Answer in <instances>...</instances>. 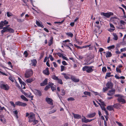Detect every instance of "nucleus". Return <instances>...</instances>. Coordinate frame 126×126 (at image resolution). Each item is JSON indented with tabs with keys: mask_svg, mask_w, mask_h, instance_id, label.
Instances as JSON below:
<instances>
[{
	"mask_svg": "<svg viewBox=\"0 0 126 126\" xmlns=\"http://www.w3.org/2000/svg\"><path fill=\"white\" fill-rule=\"evenodd\" d=\"M106 86L108 89H112V88L113 85L111 82H108L106 84Z\"/></svg>",
	"mask_w": 126,
	"mask_h": 126,
	"instance_id": "nucleus-16",
	"label": "nucleus"
},
{
	"mask_svg": "<svg viewBox=\"0 0 126 126\" xmlns=\"http://www.w3.org/2000/svg\"><path fill=\"white\" fill-rule=\"evenodd\" d=\"M33 78H29L26 80V81L28 83H31L34 80Z\"/></svg>",
	"mask_w": 126,
	"mask_h": 126,
	"instance_id": "nucleus-30",
	"label": "nucleus"
},
{
	"mask_svg": "<svg viewBox=\"0 0 126 126\" xmlns=\"http://www.w3.org/2000/svg\"><path fill=\"white\" fill-rule=\"evenodd\" d=\"M63 75H64V77L66 79H70V78L68 76H70V75H66L65 74H63Z\"/></svg>",
	"mask_w": 126,
	"mask_h": 126,
	"instance_id": "nucleus-35",
	"label": "nucleus"
},
{
	"mask_svg": "<svg viewBox=\"0 0 126 126\" xmlns=\"http://www.w3.org/2000/svg\"><path fill=\"white\" fill-rule=\"evenodd\" d=\"M116 71L118 72H119V73H121V70L118 68L117 67H116Z\"/></svg>",
	"mask_w": 126,
	"mask_h": 126,
	"instance_id": "nucleus-52",
	"label": "nucleus"
},
{
	"mask_svg": "<svg viewBox=\"0 0 126 126\" xmlns=\"http://www.w3.org/2000/svg\"><path fill=\"white\" fill-rule=\"evenodd\" d=\"M1 24H8V21H7L6 20H5L4 21H1Z\"/></svg>",
	"mask_w": 126,
	"mask_h": 126,
	"instance_id": "nucleus-54",
	"label": "nucleus"
},
{
	"mask_svg": "<svg viewBox=\"0 0 126 126\" xmlns=\"http://www.w3.org/2000/svg\"><path fill=\"white\" fill-rule=\"evenodd\" d=\"M53 63L55 67H56L57 66V65L56 62H53Z\"/></svg>",
	"mask_w": 126,
	"mask_h": 126,
	"instance_id": "nucleus-64",
	"label": "nucleus"
},
{
	"mask_svg": "<svg viewBox=\"0 0 126 126\" xmlns=\"http://www.w3.org/2000/svg\"><path fill=\"white\" fill-rule=\"evenodd\" d=\"M52 78L53 79L57 81V82L61 84H62L63 82L62 80L61 79H59L58 77L56 76L55 75L53 76L52 77Z\"/></svg>",
	"mask_w": 126,
	"mask_h": 126,
	"instance_id": "nucleus-13",
	"label": "nucleus"
},
{
	"mask_svg": "<svg viewBox=\"0 0 126 126\" xmlns=\"http://www.w3.org/2000/svg\"><path fill=\"white\" fill-rule=\"evenodd\" d=\"M101 15L106 18H109L111 16L113 15V13L111 12L104 13L102 12L101 13Z\"/></svg>",
	"mask_w": 126,
	"mask_h": 126,
	"instance_id": "nucleus-9",
	"label": "nucleus"
},
{
	"mask_svg": "<svg viewBox=\"0 0 126 126\" xmlns=\"http://www.w3.org/2000/svg\"><path fill=\"white\" fill-rule=\"evenodd\" d=\"M44 53V52H42L40 54V56L39 58L40 59H41L43 57Z\"/></svg>",
	"mask_w": 126,
	"mask_h": 126,
	"instance_id": "nucleus-46",
	"label": "nucleus"
},
{
	"mask_svg": "<svg viewBox=\"0 0 126 126\" xmlns=\"http://www.w3.org/2000/svg\"><path fill=\"white\" fill-rule=\"evenodd\" d=\"M120 51L121 52L126 51V47H124L123 48L121 49Z\"/></svg>",
	"mask_w": 126,
	"mask_h": 126,
	"instance_id": "nucleus-56",
	"label": "nucleus"
},
{
	"mask_svg": "<svg viewBox=\"0 0 126 126\" xmlns=\"http://www.w3.org/2000/svg\"><path fill=\"white\" fill-rule=\"evenodd\" d=\"M96 115V113L95 112H93L88 114L87 115V117L88 118H91L94 116Z\"/></svg>",
	"mask_w": 126,
	"mask_h": 126,
	"instance_id": "nucleus-21",
	"label": "nucleus"
},
{
	"mask_svg": "<svg viewBox=\"0 0 126 126\" xmlns=\"http://www.w3.org/2000/svg\"><path fill=\"white\" fill-rule=\"evenodd\" d=\"M34 94L36 96H41L42 95V94L41 91L36 89H34L33 91Z\"/></svg>",
	"mask_w": 126,
	"mask_h": 126,
	"instance_id": "nucleus-11",
	"label": "nucleus"
},
{
	"mask_svg": "<svg viewBox=\"0 0 126 126\" xmlns=\"http://www.w3.org/2000/svg\"><path fill=\"white\" fill-rule=\"evenodd\" d=\"M102 71L104 73H105L106 72L107 69L106 67H104L102 68Z\"/></svg>",
	"mask_w": 126,
	"mask_h": 126,
	"instance_id": "nucleus-43",
	"label": "nucleus"
},
{
	"mask_svg": "<svg viewBox=\"0 0 126 126\" xmlns=\"http://www.w3.org/2000/svg\"><path fill=\"white\" fill-rule=\"evenodd\" d=\"M114 47L115 46L113 45H112L108 47L107 48L108 49H113Z\"/></svg>",
	"mask_w": 126,
	"mask_h": 126,
	"instance_id": "nucleus-41",
	"label": "nucleus"
},
{
	"mask_svg": "<svg viewBox=\"0 0 126 126\" xmlns=\"http://www.w3.org/2000/svg\"><path fill=\"white\" fill-rule=\"evenodd\" d=\"M15 103L16 106L23 107H26L27 105L26 103H24L20 101H16V102Z\"/></svg>",
	"mask_w": 126,
	"mask_h": 126,
	"instance_id": "nucleus-10",
	"label": "nucleus"
},
{
	"mask_svg": "<svg viewBox=\"0 0 126 126\" xmlns=\"http://www.w3.org/2000/svg\"><path fill=\"white\" fill-rule=\"evenodd\" d=\"M113 34L114 36V37L113 38L114 40H117L118 39V37L117 35L115 33H113Z\"/></svg>",
	"mask_w": 126,
	"mask_h": 126,
	"instance_id": "nucleus-38",
	"label": "nucleus"
},
{
	"mask_svg": "<svg viewBox=\"0 0 126 126\" xmlns=\"http://www.w3.org/2000/svg\"><path fill=\"white\" fill-rule=\"evenodd\" d=\"M0 121L2 122L3 124H6V120L3 118V119H0Z\"/></svg>",
	"mask_w": 126,
	"mask_h": 126,
	"instance_id": "nucleus-39",
	"label": "nucleus"
},
{
	"mask_svg": "<svg viewBox=\"0 0 126 126\" xmlns=\"http://www.w3.org/2000/svg\"><path fill=\"white\" fill-rule=\"evenodd\" d=\"M66 34L68 36L70 37L71 38H72L73 36V34L70 32H66Z\"/></svg>",
	"mask_w": 126,
	"mask_h": 126,
	"instance_id": "nucleus-31",
	"label": "nucleus"
},
{
	"mask_svg": "<svg viewBox=\"0 0 126 126\" xmlns=\"http://www.w3.org/2000/svg\"><path fill=\"white\" fill-rule=\"evenodd\" d=\"M70 79L71 80L75 82H78L79 81V78H76L74 76L71 75Z\"/></svg>",
	"mask_w": 126,
	"mask_h": 126,
	"instance_id": "nucleus-15",
	"label": "nucleus"
},
{
	"mask_svg": "<svg viewBox=\"0 0 126 126\" xmlns=\"http://www.w3.org/2000/svg\"><path fill=\"white\" fill-rule=\"evenodd\" d=\"M32 65L35 67L36 64L37 63V61L35 59H34L31 60Z\"/></svg>",
	"mask_w": 126,
	"mask_h": 126,
	"instance_id": "nucleus-23",
	"label": "nucleus"
},
{
	"mask_svg": "<svg viewBox=\"0 0 126 126\" xmlns=\"http://www.w3.org/2000/svg\"><path fill=\"white\" fill-rule=\"evenodd\" d=\"M53 43V38H51L49 40V41L48 42V45L49 46H50Z\"/></svg>",
	"mask_w": 126,
	"mask_h": 126,
	"instance_id": "nucleus-34",
	"label": "nucleus"
},
{
	"mask_svg": "<svg viewBox=\"0 0 126 126\" xmlns=\"http://www.w3.org/2000/svg\"><path fill=\"white\" fill-rule=\"evenodd\" d=\"M71 41L69 39H67L63 41V46L65 47L70 46V47L73 46V45L70 43Z\"/></svg>",
	"mask_w": 126,
	"mask_h": 126,
	"instance_id": "nucleus-7",
	"label": "nucleus"
},
{
	"mask_svg": "<svg viewBox=\"0 0 126 126\" xmlns=\"http://www.w3.org/2000/svg\"><path fill=\"white\" fill-rule=\"evenodd\" d=\"M37 25L39 27H41L42 28H43L44 27L42 24H37Z\"/></svg>",
	"mask_w": 126,
	"mask_h": 126,
	"instance_id": "nucleus-57",
	"label": "nucleus"
},
{
	"mask_svg": "<svg viewBox=\"0 0 126 126\" xmlns=\"http://www.w3.org/2000/svg\"><path fill=\"white\" fill-rule=\"evenodd\" d=\"M104 50V49L102 48H100L99 49V52H102Z\"/></svg>",
	"mask_w": 126,
	"mask_h": 126,
	"instance_id": "nucleus-61",
	"label": "nucleus"
},
{
	"mask_svg": "<svg viewBox=\"0 0 126 126\" xmlns=\"http://www.w3.org/2000/svg\"><path fill=\"white\" fill-rule=\"evenodd\" d=\"M47 79H45L43 82L40 83L41 86H43L47 85Z\"/></svg>",
	"mask_w": 126,
	"mask_h": 126,
	"instance_id": "nucleus-20",
	"label": "nucleus"
},
{
	"mask_svg": "<svg viewBox=\"0 0 126 126\" xmlns=\"http://www.w3.org/2000/svg\"><path fill=\"white\" fill-rule=\"evenodd\" d=\"M121 105L119 103H115L114 104L113 106L114 108L117 109H119Z\"/></svg>",
	"mask_w": 126,
	"mask_h": 126,
	"instance_id": "nucleus-25",
	"label": "nucleus"
},
{
	"mask_svg": "<svg viewBox=\"0 0 126 126\" xmlns=\"http://www.w3.org/2000/svg\"><path fill=\"white\" fill-rule=\"evenodd\" d=\"M49 58H50L51 61H52L54 60V58L52 57V56L51 55H49Z\"/></svg>",
	"mask_w": 126,
	"mask_h": 126,
	"instance_id": "nucleus-51",
	"label": "nucleus"
},
{
	"mask_svg": "<svg viewBox=\"0 0 126 126\" xmlns=\"http://www.w3.org/2000/svg\"><path fill=\"white\" fill-rule=\"evenodd\" d=\"M72 114L73 115L74 118H75L79 119L81 118V116L79 114H75L73 113H72Z\"/></svg>",
	"mask_w": 126,
	"mask_h": 126,
	"instance_id": "nucleus-18",
	"label": "nucleus"
},
{
	"mask_svg": "<svg viewBox=\"0 0 126 126\" xmlns=\"http://www.w3.org/2000/svg\"><path fill=\"white\" fill-rule=\"evenodd\" d=\"M115 97H118L117 99V100L119 102H122L123 104H125L126 103L125 100L122 98L123 96L119 94H116L114 95Z\"/></svg>",
	"mask_w": 126,
	"mask_h": 126,
	"instance_id": "nucleus-5",
	"label": "nucleus"
},
{
	"mask_svg": "<svg viewBox=\"0 0 126 126\" xmlns=\"http://www.w3.org/2000/svg\"><path fill=\"white\" fill-rule=\"evenodd\" d=\"M107 108L108 110L109 111H111L113 110L114 109L113 105L112 106L111 105L108 106Z\"/></svg>",
	"mask_w": 126,
	"mask_h": 126,
	"instance_id": "nucleus-27",
	"label": "nucleus"
},
{
	"mask_svg": "<svg viewBox=\"0 0 126 126\" xmlns=\"http://www.w3.org/2000/svg\"><path fill=\"white\" fill-rule=\"evenodd\" d=\"M117 19V18L116 17H111L110 18V21L111 22H112L113 23H114L115 21ZM115 23H116L115 22Z\"/></svg>",
	"mask_w": 126,
	"mask_h": 126,
	"instance_id": "nucleus-24",
	"label": "nucleus"
},
{
	"mask_svg": "<svg viewBox=\"0 0 126 126\" xmlns=\"http://www.w3.org/2000/svg\"><path fill=\"white\" fill-rule=\"evenodd\" d=\"M75 100L74 98L72 97H70L68 98L67 100L68 101H73Z\"/></svg>",
	"mask_w": 126,
	"mask_h": 126,
	"instance_id": "nucleus-44",
	"label": "nucleus"
},
{
	"mask_svg": "<svg viewBox=\"0 0 126 126\" xmlns=\"http://www.w3.org/2000/svg\"><path fill=\"white\" fill-rule=\"evenodd\" d=\"M33 74V72L32 69H28L27 70L24 74L25 77L27 78L31 77Z\"/></svg>",
	"mask_w": 126,
	"mask_h": 126,
	"instance_id": "nucleus-3",
	"label": "nucleus"
},
{
	"mask_svg": "<svg viewBox=\"0 0 126 126\" xmlns=\"http://www.w3.org/2000/svg\"><path fill=\"white\" fill-rule=\"evenodd\" d=\"M46 100L47 103L51 105H52L53 104L52 99L49 98H46Z\"/></svg>",
	"mask_w": 126,
	"mask_h": 126,
	"instance_id": "nucleus-17",
	"label": "nucleus"
},
{
	"mask_svg": "<svg viewBox=\"0 0 126 126\" xmlns=\"http://www.w3.org/2000/svg\"><path fill=\"white\" fill-rule=\"evenodd\" d=\"M53 85H52V86H50V87L51 88V90H52L53 91L54 90H56V88L53 86Z\"/></svg>",
	"mask_w": 126,
	"mask_h": 126,
	"instance_id": "nucleus-48",
	"label": "nucleus"
},
{
	"mask_svg": "<svg viewBox=\"0 0 126 126\" xmlns=\"http://www.w3.org/2000/svg\"><path fill=\"white\" fill-rule=\"evenodd\" d=\"M20 97L23 100L25 101H28V100L23 95H21L20 96Z\"/></svg>",
	"mask_w": 126,
	"mask_h": 126,
	"instance_id": "nucleus-32",
	"label": "nucleus"
},
{
	"mask_svg": "<svg viewBox=\"0 0 126 126\" xmlns=\"http://www.w3.org/2000/svg\"><path fill=\"white\" fill-rule=\"evenodd\" d=\"M99 24H96L94 26V32L95 33L98 32L99 34H100L102 31L100 30V27L98 25Z\"/></svg>",
	"mask_w": 126,
	"mask_h": 126,
	"instance_id": "nucleus-8",
	"label": "nucleus"
},
{
	"mask_svg": "<svg viewBox=\"0 0 126 126\" xmlns=\"http://www.w3.org/2000/svg\"><path fill=\"white\" fill-rule=\"evenodd\" d=\"M23 54L24 55H25V57H27L28 55V53L26 51H25L23 53Z\"/></svg>",
	"mask_w": 126,
	"mask_h": 126,
	"instance_id": "nucleus-42",
	"label": "nucleus"
},
{
	"mask_svg": "<svg viewBox=\"0 0 126 126\" xmlns=\"http://www.w3.org/2000/svg\"><path fill=\"white\" fill-rule=\"evenodd\" d=\"M8 64L9 65H10L12 68L13 66L12 65V63L10 62H8Z\"/></svg>",
	"mask_w": 126,
	"mask_h": 126,
	"instance_id": "nucleus-59",
	"label": "nucleus"
},
{
	"mask_svg": "<svg viewBox=\"0 0 126 126\" xmlns=\"http://www.w3.org/2000/svg\"><path fill=\"white\" fill-rule=\"evenodd\" d=\"M18 111H17V110H16L15 111H13V113L14 114L16 115H17L18 114Z\"/></svg>",
	"mask_w": 126,
	"mask_h": 126,
	"instance_id": "nucleus-63",
	"label": "nucleus"
},
{
	"mask_svg": "<svg viewBox=\"0 0 126 126\" xmlns=\"http://www.w3.org/2000/svg\"><path fill=\"white\" fill-rule=\"evenodd\" d=\"M82 70L83 71H86L87 73H90L92 72L94 70L93 69L90 67L89 66H85L82 68Z\"/></svg>",
	"mask_w": 126,
	"mask_h": 126,
	"instance_id": "nucleus-6",
	"label": "nucleus"
},
{
	"mask_svg": "<svg viewBox=\"0 0 126 126\" xmlns=\"http://www.w3.org/2000/svg\"><path fill=\"white\" fill-rule=\"evenodd\" d=\"M58 55L60 57H62L63 58V54L60 52H58L57 53H53L54 56L56 55Z\"/></svg>",
	"mask_w": 126,
	"mask_h": 126,
	"instance_id": "nucleus-29",
	"label": "nucleus"
},
{
	"mask_svg": "<svg viewBox=\"0 0 126 126\" xmlns=\"http://www.w3.org/2000/svg\"><path fill=\"white\" fill-rule=\"evenodd\" d=\"M0 87L1 89L5 91L8 90L10 88L9 86L3 81L0 82Z\"/></svg>",
	"mask_w": 126,
	"mask_h": 126,
	"instance_id": "nucleus-2",
	"label": "nucleus"
},
{
	"mask_svg": "<svg viewBox=\"0 0 126 126\" xmlns=\"http://www.w3.org/2000/svg\"><path fill=\"white\" fill-rule=\"evenodd\" d=\"M56 110L55 109H53L52 110L50 111L49 112V114H51L53 113H54L56 112Z\"/></svg>",
	"mask_w": 126,
	"mask_h": 126,
	"instance_id": "nucleus-47",
	"label": "nucleus"
},
{
	"mask_svg": "<svg viewBox=\"0 0 126 126\" xmlns=\"http://www.w3.org/2000/svg\"><path fill=\"white\" fill-rule=\"evenodd\" d=\"M6 32H9L10 33H13L14 32V31L13 29L10 27H6L4 28V29L2 30L1 31V33L2 35L4 34V33Z\"/></svg>",
	"mask_w": 126,
	"mask_h": 126,
	"instance_id": "nucleus-4",
	"label": "nucleus"
},
{
	"mask_svg": "<svg viewBox=\"0 0 126 126\" xmlns=\"http://www.w3.org/2000/svg\"><path fill=\"white\" fill-rule=\"evenodd\" d=\"M9 78L10 80L12 82H14V79L12 77L10 76L9 77Z\"/></svg>",
	"mask_w": 126,
	"mask_h": 126,
	"instance_id": "nucleus-50",
	"label": "nucleus"
},
{
	"mask_svg": "<svg viewBox=\"0 0 126 126\" xmlns=\"http://www.w3.org/2000/svg\"><path fill=\"white\" fill-rule=\"evenodd\" d=\"M5 24H0V29H4V28L6 27H3Z\"/></svg>",
	"mask_w": 126,
	"mask_h": 126,
	"instance_id": "nucleus-45",
	"label": "nucleus"
},
{
	"mask_svg": "<svg viewBox=\"0 0 126 126\" xmlns=\"http://www.w3.org/2000/svg\"><path fill=\"white\" fill-rule=\"evenodd\" d=\"M82 117L83 118H82L81 119L82 122L85 123H87L89 122H90L91 121L94 119L90 120L87 119L83 115L82 116Z\"/></svg>",
	"mask_w": 126,
	"mask_h": 126,
	"instance_id": "nucleus-12",
	"label": "nucleus"
},
{
	"mask_svg": "<svg viewBox=\"0 0 126 126\" xmlns=\"http://www.w3.org/2000/svg\"><path fill=\"white\" fill-rule=\"evenodd\" d=\"M110 27L112 28L111 29H108V30L110 32H112L114 31L115 29V28L113 24H110Z\"/></svg>",
	"mask_w": 126,
	"mask_h": 126,
	"instance_id": "nucleus-26",
	"label": "nucleus"
},
{
	"mask_svg": "<svg viewBox=\"0 0 126 126\" xmlns=\"http://www.w3.org/2000/svg\"><path fill=\"white\" fill-rule=\"evenodd\" d=\"M74 46L75 47L77 48H78V49H82V48H83L82 47H80L79 46H77V45H76V44H74Z\"/></svg>",
	"mask_w": 126,
	"mask_h": 126,
	"instance_id": "nucleus-49",
	"label": "nucleus"
},
{
	"mask_svg": "<svg viewBox=\"0 0 126 126\" xmlns=\"http://www.w3.org/2000/svg\"><path fill=\"white\" fill-rule=\"evenodd\" d=\"M116 123L119 126H123L122 124L120 122L116 121Z\"/></svg>",
	"mask_w": 126,
	"mask_h": 126,
	"instance_id": "nucleus-55",
	"label": "nucleus"
},
{
	"mask_svg": "<svg viewBox=\"0 0 126 126\" xmlns=\"http://www.w3.org/2000/svg\"><path fill=\"white\" fill-rule=\"evenodd\" d=\"M7 16L8 17H10L13 16V14L9 12H7Z\"/></svg>",
	"mask_w": 126,
	"mask_h": 126,
	"instance_id": "nucleus-36",
	"label": "nucleus"
},
{
	"mask_svg": "<svg viewBox=\"0 0 126 126\" xmlns=\"http://www.w3.org/2000/svg\"><path fill=\"white\" fill-rule=\"evenodd\" d=\"M101 108L103 110H104L105 111L106 110V108L104 106H101Z\"/></svg>",
	"mask_w": 126,
	"mask_h": 126,
	"instance_id": "nucleus-62",
	"label": "nucleus"
},
{
	"mask_svg": "<svg viewBox=\"0 0 126 126\" xmlns=\"http://www.w3.org/2000/svg\"><path fill=\"white\" fill-rule=\"evenodd\" d=\"M53 85V83L50 82H49L48 84V85L46 86L45 88L44 89L45 90L47 91L50 87V86H51V85L52 86Z\"/></svg>",
	"mask_w": 126,
	"mask_h": 126,
	"instance_id": "nucleus-19",
	"label": "nucleus"
},
{
	"mask_svg": "<svg viewBox=\"0 0 126 126\" xmlns=\"http://www.w3.org/2000/svg\"><path fill=\"white\" fill-rule=\"evenodd\" d=\"M17 19V21H18L19 22L21 23L23 21V20H21V19Z\"/></svg>",
	"mask_w": 126,
	"mask_h": 126,
	"instance_id": "nucleus-60",
	"label": "nucleus"
},
{
	"mask_svg": "<svg viewBox=\"0 0 126 126\" xmlns=\"http://www.w3.org/2000/svg\"><path fill=\"white\" fill-rule=\"evenodd\" d=\"M112 56V54L111 52L110 51H108L106 54V58L110 57Z\"/></svg>",
	"mask_w": 126,
	"mask_h": 126,
	"instance_id": "nucleus-28",
	"label": "nucleus"
},
{
	"mask_svg": "<svg viewBox=\"0 0 126 126\" xmlns=\"http://www.w3.org/2000/svg\"><path fill=\"white\" fill-rule=\"evenodd\" d=\"M120 26H119V27H118L117 28L119 29H123L122 26V25H124L125 24H120Z\"/></svg>",
	"mask_w": 126,
	"mask_h": 126,
	"instance_id": "nucleus-58",
	"label": "nucleus"
},
{
	"mask_svg": "<svg viewBox=\"0 0 126 126\" xmlns=\"http://www.w3.org/2000/svg\"><path fill=\"white\" fill-rule=\"evenodd\" d=\"M29 119L28 122L29 123L32 122V124L34 125L38 122V121L35 120V116L33 114H30L28 117Z\"/></svg>",
	"mask_w": 126,
	"mask_h": 126,
	"instance_id": "nucleus-1",
	"label": "nucleus"
},
{
	"mask_svg": "<svg viewBox=\"0 0 126 126\" xmlns=\"http://www.w3.org/2000/svg\"><path fill=\"white\" fill-rule=\"evenodd\" d=\"M83 94L84 95H87L91 96V93L89 92L85 91L83 92Z\"/></svg>",
	"mask_w": 126,
	"mask_h": 126,
	"instance_id": "nucleus-37",
	"label": "nucleus"
},
{
	"mask_svg": "<svg viewBox=\"0 0 126 126\" xmlns=\"http://www.w3.org/2000/svg\"><path fill=\"white\" fill-rule=\"evenodd\" d=\"M111 73L109 72L106 73V76L105 77V78L106 79H107L108 78H109L110 77Z\"/></svg>",
	"mask_w": 126,
	"mask_h": 126,
	"instance_id": "nucleus-33",
	"label": "nucleus"
},
{
	"mask_svg": "<svg viewBox=\"0 0 126 126\" xmlns=\"http://www.w3.org/2000/svg\"><path fill=\"white\" fill-rule=\"evenodd\" d=\"M115 90L114 89H112L109 90L107 94L109 96H112L115 94Z\"/></svg>",
	"mask_w": 126,
	"mask_h": 126,
	"instance_id": "nucleus-14",
	"label": "nucleus"
},
{
	"mask_svg": "<svg viewBox=\"0 0 126 126\" xmlns=\"http://www.w3.org/2000/svg\"><path fill=\"white\" fill-rule=\"evenodd\" d=\"M43 73L46 75H48L49 74L48 68V67L47 68L45 69L43 71Z\"/></svg>",
	"mask_w": 126,
	"mask_h": 126,
	"instance_id": "nucleus-22",
	"label": "nucleus"
},
{
	"mask_svg": "<svg viewBox=\"0 0 126 126\" xmlns=\"http://www.w3.org/2000/svg\"><path fill=\"white\" fill-rule=\"evenodd\" d=\"M10 103L11 104V105L13 106L14 108H15L16 105V104H15L14 102L12 101H10Z\"/></svg>",
	"mask_w": 126,
	"mask_h": 126,
	"instance_id": "nucleus-40",
	"label": "nucleus"
},
{
	"mask_svg": "<svg viewBox=\"0 0 126 126\" xmlns=\"http://www.w3.org/2000/svg\"><path fill=\"white\" fill-rule=\"evenodd\" d=\"M108 88L107 87H105L103 88V92H105L106 91H107L108 90Z\"/></svg>",
	"mask_w": 126,
	"mask_h": 126,
	"instance_id": "nucleus-53",
	"label": "nucleus"
}]
</instances>
